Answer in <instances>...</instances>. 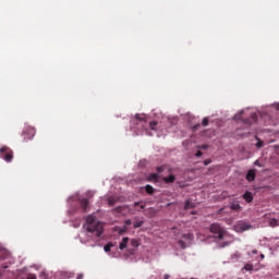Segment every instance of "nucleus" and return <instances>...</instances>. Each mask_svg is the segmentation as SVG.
Here are the masks:
<instances>
[{
	"mask_svg": "<svg viewBox=\"0 0 279 279\" xmlns=\"http://www.w3.org/2000/svg\"><path fill=\"white\" fill-rule=\"evenodd\" d=\"M246 230H252V225L246 223V222H239L235 226V231L236 232H245Z\"/></svg>",
	"mask_w": 279,
	"mask_h": 279,
	"instance_id": "nucleus-5",
	"label": "nucleus"
},
{
	"mask_svg": "<svg viewBox=\"0 0 279 279\" xmlns=\"http://www.w3.org/2000/svg\"><path fill=\"white\" fill-rule=\"evenodd\" d=\"M210 162H213V160H211V159H206V160H204V165H205V167H208V165H210Z\"/></svg>",
	"mask_w": 279,
	"mask_h": 279,
	"instance_id": "nucleus-26",
	"label": "nucleus"
},
{
	"mask_svg": "<svg viewBox=\"0 0 279 279\" xmlns=\"http://www.w3.org/2000/svg\"><path fill=\"white\" fill-rule=\"evenodd\" d=\"M260 258H262V260H263V258H265V255H264V254H260Z\"/></svg>",
	"mask_w": 279,
	"mask_h": 279,
	"instance_id": "nucleus-42",
	"label": "nucleus"
},
{
	"mask_svg": "<svg viewBox=\"0 0 279 279\" xmlns=\"http://www.w3.org/2000/svg\"><path fill=\"white\" fill-rule=\"evenodd\" d=\"M253 254H258V251L254 250L252 251Z\"/></svg>",
	"mask_w": 279,
	"mask_h": 279,
	"instance_id": "nucleus-41",
	"label": "nucleus"
},
{
	"mask_svg": "<svg viewBox=\"0 0 279 279\" xmlns=\"http://www.w3.org/2000/svg\"><path fill=\"white\" fill-rule=\"evenodd\" d=\"M141 210H145V205L140 206Z\"/></svg>",
	"mask_w": 279,
	"mask_h": 279,
	"instance_id": "nucleus-35",
	"label": "nucleus"
},
{
	"mask_svg": "<svg viewBox=\"0 0 279 279\" xmlns=\"http://www.w3.org/2000/svg\"><path fill=\"white\" fill-rule=\"evenodd\" d=\"M131 245H132V247H138V245H141V244L138 243V240L132 239L131 240Z\"/></svg>",
	"mask_w": 279,
	"mask_h": 279,
	"instance_id": "nucleus-20",
	"label": "nucleus"
},
{
	"mask_svg": "<svg viewBox=\"0 0 279 279\" xmlns=\"http://www.w3.org/2000/svg\"><path fill=\"white\" fill-rule=\"evenodd\" d=\"M85 228L87 232L96 234L97 236H101V234H104V222L97 221L93 215L87 216Z\"/></svg>",
	"mask_w": 279,
	"mask_h": 279,
	"instance_id": "nucleus-1",
	"label": "nucleus"
},
{
	"mask_svg": "<svg viewBox=\"0 0 279 279\" xmlns=\"http://www.w3.org/2000/svg\"><path fill=\"white\" fill-rule=\"evenodd\" d=\"M230 208L231 210H235L236 213H239V210H241V205L239 204V202H232Z\"/></svg>",
	"mask_w": 279,
	"mask_h": 279,
	"instance_id": "nucleus-14",
	"label": "nucleus"
},
{
	"mask_svg": "<svg viewBox=\"0 0 279 279\" xmlns=\"http://www.w3.org/2000/svg\"><path fill=\"white\" fill-rule=\"evenodd\" d=\"M163 182L166 184H173L175 182V175L170 174L169 177H165Z\"/></svg>",
	"mask_w": 279,
	"mask_h": 279,
	"instance_id": "nucleus-11",
	"label": "nucleus"
},
{
	"mask_svg": "<svg viewBox=\"0 0 279 279\" xmlns=\"http://www.w3.org/2000/svg\"><path fill=\"white\" fill-rule=\"evenodd\" d=\"M246 180H247V182H254L256 180V170L255 169H251L247 171Z\"/></svg>",
	"mask_w": 279,
	"mask_h": 279,
	"instance_id": "nucleus-7",
	"label": "nucleus"
},
{
	"mask_svg": "<svg viewBox=\"0 0 279 279\" xmlns=\"http://www.w3.org/2000/svg\"><path fill=\"white\" fill-rule=\"evenodd\" d=\"M27 279H36V275H31L27 277Z\"/></svg>",
	"mask_w": 279,
	"mask_h": 279,
	"instance_id": "nucleus-33",
	"label": "nucleus"
},
{
	"mask_svg": "<svg viewBox=\"0 0 279 279\" xmlns=\"http://www.w3.org/2000/svg\"><path fill=\"white\" fill-rule=\"evenodd\" d=\"M196 158H202L203 156V153L202 150H197V153L195 154Z\"/></svg>",
	"mask_w": 279,
	"mask_h": 279,
	"instance_id": "nucleus-27",
	"label": "nucleus"
},
{
	"mask_svg": "<svg viewBox=\"0 0 279 279\" xmlns=\"http://www.w3.org/2000/svg\"><path fill=\"white\" fill-rule=\"evenodd\" d=\"M78 202L82 213H88V198H80Z\"/></svg>",
	"mask_w": 279,
	"mask_h": 279,
	"instance_id": "nucleus-6",
	"label": "nucleus"
},
{
	"mask_svg": "<svg viewBox=\"0 0 279 279\" xmlns=\"http://www.w3.org/2000/svg\"><path fill=\"white\" fill-rule=\"evenodd\" d=\"M179 245H181V247L184 248V247H185V246H184V241L180 240V241H179Z\"/></svg>",
	"mask_w": 279,
	"mask_h": 279,
	"instance_id": "nucleus-31",
	"label": "nucleus"
},
{
	"mask_svg": "<svg viewBox=\"0 0 279 279\" xmlns=\"http://www.w3.org/2000/svg\"><path fill=\"white\" fill-rule=\"evenodd\" d=\"M141 202H135L134 206H140Z\"/></svg>",
	"mask_w": 279,
	"mask_h": 279,
	"instance_id": "nucleus-38",
	"label": "nucleus"
},
{
	"mask_svg": "<svg viewBox=\"0 0 279 279\" xmlns=\"http://www.w3.org/2000/svg\"><path fill=\"white\" fill-rule=\"evenodd\" d=\"M74 276H75V274L70 272V274L68 275V278H73Z\"/></svg>",
	"mask_w": 279,
	"mask_h": 279,
	"instance_id": "nucleus-34",
	"label": "nucleus"
},
{
	"mask_svg": "<svg viewBox=\"0 0 279 279\" xmlns=\"http://www.w3.org/2000/svg\"><path fill=\"white\" fill-rule=\"evenodd\" d=\"M145 191H146L147 195H154V193H155L154 186H151L149 184L145 185Z\"/></svg>",
	"mask_w": 279,
	"mask_h": 279,
	"instance_id": "nucleus-16",
	"label": "nucleus"
},
{
	"mask_svg": "<svg viewBox=\"0 0 279 279\" xmlns=\"http://www.w3.org/2000/svg\"><path fill=\"white\" fill-rule=\"evenodd\" d=\"M263 145H265V143L263 141H260L259 138H257L256 147L258 149H260V147H263Z\"/></svg>",
	"mask_w": 279,
	"mask_h": 279,
	"instance_id": "nucleus-21",
	"label": "nucleus"
},
{
	"mask_svg": "<svg viewBox=\"0 0 279 279\" xmlns=\"http://www.w3.org/2000/svg\"><path fill=\"white\" fill-rule=\"evenodd\" d=\"M278 226H279L278 219H276V218L270 219V221H269L270 228H278Z\"/></svg>",
	"mask_w": 279,
	"mask_h": 279,
	"instance_id": "nucleus-17",
	"label": "nucleus"
},
{
	"mask_svg": "<svg viewBox=\"0 0 279 279\" xmlns=\"http://www.w3.org/2000/svg\"><path fill=\"white\" fill-rule=\"evenodd\" d=\"M10 257V252L4 247L0 246V258L5 259Z\"/></svg>",
	"mask_w": 279,
	"mask_h": 279,
	"instance_id": "nucleus-10",
	"label": "nucleus"
},
{
	"mask_svg": "<svg viewBox=\"0 0 279 279\" xmlns=\"http://www.w3.org/2000/svg\"><path fill=\"white\" fill-rule=\"evenodd\" d=\"M135 121H138L143 125V123H147L145 120V114H135Z\"/></svg>",
	"mask_w": 279,
	"mask_h": 279,
	"instance_id": "nucleus-13",
	"label": "nucleus"
},
{
	"mask_svg": "<svg viewBox=\"0 0 279 279\" xmlns=\"http://www.w3.org/2000/svg\"><path fill=\"white\" fill-rule=\"evenodd\" d=\"M243 199L247 203V204H252V202H254V196L252 195V192L250 191H246L244 194H243Z\"/></svg>",
	"mask_w": 279,
	"mask_h": 279,
	"instance_id": "nucleus-8",
	"label": "nucleus"
},
{
	"mask_svg": "<svg viewBox=\"0 0 279 279\" xmlns=\"http://www.w3.org/2000/svg\"><path fill=\"white\" fill-rule=\"evenodd\" d=\"M128 243H130V238H123L119 245V250H125V247H128Z\"/></svg>",
	"mask_w": 279,
	"mask_h": 279,
	"instance_id": "nucleus-12",
	"label": "nucleus"
},
{
	"mask_svg": "<svg viewBox=\"0 0 279 279\" xmlns=\"http://www.w3.org/2000/svg\"><path fill=\"white\" fill-rule=\"evenodd\" d=\"M108 204H109V206H114V204H117V199H114V197L110 196L108 198Z\"/></svg>",
	"mask_w": 279,
	"mask_h": 279,
	"instance_id": "nucleus-18",
	"label": "nucleus"
},
{
	"mask_svg": "<svg viewBox=\"0 0 279 279\" xmlns=\"http://www.w3.org/2000/svg\"><path fill=\"white\" fill-rule=\"evenodd\" d=\"M244 269H246V271H250V269H252V266L246 265V266L244 267Z\"/></svg>",
	"mask_w": 279,
	"mask_h": 279,
	"instance_id": "nucleus-32",
	"label": "nucleus"
},
{
	"mask_svg": "<svg viewBox=\"0 0 279 279\" xmlns=\"http://www.w3.org/2000/svg\"><path fill=\"white\" fill-rule=\"evenodd\" d=\"M111 247H112V243H108L105 245L104 250L105 252H110Z\"/></svg>",
	"mask_w": 279,
	"mask_h": 279,
	"instance_id": "nucleus-23",
	"label": "nucleus"
},
{
	"mask_svg": "<svg viewBox=\"0 0 279 279\" xmlns=\"http://www.w3.org/2000/svg\"><path fill=\"white\" fill-rule=\"evenodd\" d=\"M191 208H195V203H193L191 201H185L184 209L191 210Z\"/></svg>",
	"mask_w": 279,
	"mask_h": 279,
	"instance_id": "nucleus-15",
	"label": "nucleus"
},
{
	"mask_svg": "<svg viewBox=\"0 0 279 279\" xmlns=\"http://www.w3.org/2000/svg\"><path fill=\"white\" fill-rule=\"evenodd\" d=\"M169 278H170L169 275H165V276H163V279H169Z\"/></svg>",
	"mask_w": 279,
	"mask_h": 279,
	"instance_id": "nucleus-39",
	"label": "nucleus"
},
{
	"mask_svg": "<svg viewBox=\"0 0 279 279\" xmlns=\"http://www.w3.org/2000/svg\"><path fill=\"white\" fill-rule=\"evenodd\" d=\"M76 279H84V274H78Z\"/></svg>",
	"mask_w": 279,
	"mask_h": 279,
	"instance_id": "nucleus-30",
	"label": "nucleus"
},
{
	"mask_svg": "<svg viewBox=\"0 0 279 279\" xmlns=\"http://www.w3.org/2000/svg\"><path fill=\"white\" fill-rule=\"evenodd\" d=\"M253 121H256V114L252 116Z\"/></svg>",
	"mask_w": 279,
	"mask_h": 279,
	"instance_id": "nucleus-37",
	"label": "nucleus"
},
{
	"mask_svg": "<svg viewBox=\"0 0 279 279\" xmlns=\"http://www.w3.org/2000/svg\"><path fill=\"white\" fill-rule=\"evenodd\" d=\"M208 146H206V145H203L202 147H201V149H206Z\"/></svg>",
	"mask_w": 279,
	"mask_h": 279,
	"instance_id": "nucleus-40",
	"label": "nucleus"
},
{
	"mask_svg": "<svg viewBox=\"0 0 279 279\" xmlns=\"http://www.w3.org/2000/svg\"><path fill=\"white\" fill-rule=\"evenodd\" d=\"M275 108H276V110H278V112H279V104H277V105L275 106Z\"/></svg>",
	"mask_w": 279,
	"mask_h": 279,
	"instance_id": "nucleus-36",
	"label": "nucleus"
},
{
	"mask_svg": "<svg viewBox=\"0 0 279 279\" xmlns=\"http://www.w3.org/2000/svg\"><path fill=\"white\" fill-rule=\"evenodd\" d=\"M0 158L5 160V162H12V159L14 158V153L12 151V149H10V147L2 146L0 148Z\"/></svg>",
	"mask_w": 279,
	"mask_h": 279,
	"instance_id": "nucleus-3",
	"label": "nucleus"
},
{
	"mask_svg": "<svg viewBox=\"0 0 279 279\" xmlns=\"http://www.w3.org/2000/svg\"><path fill=\"white\" fill-rule=\"evenodd\" d=\"M254 165H255V167H262L260 161H258V160H255Z\"/></svg>",
	"mask_w": 279,
	"mask_h": 279,
	"instance_id": "nucleus-28",
	"label": "nucleus"
},
{
	"mask_svg": "<svg viewBox=\"0 0 279 279\" xmlns=\"http://www.w3.org/2000/svg\"><path fill=\"white\" fill-rule=\"evenodd\" d=\"M0 278H1V274H0Z\"/></svg>",
	"mask_w": 279,
	"mask_h": 279,
	"instance_id": "nucleus-44",
	"label": "nucleus"
},
{
	"mask_svg": "<svg viewBox=\"0 0 279 279\" xmlns=\"http://www.w3.org/2000/svg\"><path fill=\"white\" fill-rule=\"evenodd\" d=\"M23 136H24V141H32V138H34V136H36V129L27 128L23 132Z\"/></svg>",
	"mask_w": 279,
	"mask_h": 279,
	"instance_id": "nucleus-4",
	"label": "nucleus"
},
{
	"mask_svg": "<svg viewBox=\"0 0 279 279\" xmlns=\"http://www.w3.org/2000/svg\"><path fill=\"white\" fill-rule=\"evenodd\" d=\"M156 125H158V122H157V121H151V122H149V128H150V130L156 131Z\"/></svg>",
	"mask_w": 279,
	"mask_h": 279,
	"instance_id": "nucleus-19",
	"label": "nucleus"
},
{
	"mask_svg": "<svg viewBox=\"0 0 279 279\" xmlns=\"http://www.w3.org/2000/svg\"><path fill=\"white\" fill-rule=\"evenodd\" d=\"M156 171H157L158 173H162V171H165V166H159V167H157V168H156Z\"/></svg>",
	"mask_w": 279,
	"mask_h": 279,
	"instance_id": "nucleus-24",
	"label": "nucleus"
},
{
	"mask_svg": "<svg viewBox=\"0 0 279 279\" xmlns=\"http://www.w3.org/2000/svg\"><path fill=\"white\" fill-rule=\"evenodd\" d=\"M125 226H130L132 223V220L128 219L124 221Z\"/></svg>",
	"mask_w": 279,
	"mask_h": 279,
	"instance_id": "nucleus-29",
	"label": "nucleus"
},
{
	"mask_svg": "<svg viewBox=\"0 0 279 279\" xmlns=\"http://www.w3.org/2000/svg\"><path fill=\"white\" fill-rule=\"evenodd\" d=\"M160 180V174L158 173H151L147 177L148 182H154L155 184L158 183Z\"/></svg>",
	"mask_w": 279,
	"mask_h": 279,
	"instance_id": "nucleus-9",
	"label": "nucleus"
},
{
	"mask_svg": "<svg viewBox=\"0 0 279 279\" xmlns=\"http://www.w3.org/2000/svg\"><path fill=\"white\" fill-rule=\"evenodd\" d=\"M202 125H204V128H206V125H208V118L203 119Z\"/></svg>",
	"mask_w": 279,
	"mask_h": 279,
	"instance_id": "nucleus-25",
	"label": "nucleus"
},
{
	"mask_svg": "<svg viewBox=\"0 0 279 279\" xmlns=\"http://www.w3.org/2000/svg\"><path fill=\"white\" fill-rule=\"evenodd\" d=\"M197 128H199V125H194V130H197Z\"/></svg>",
	"mask_w": 279,
	"mask_h": 279,
	"instance_id": "nucleus-43",
	"label": "nucleus"
},
{
	"mask_svg": "<svg viewBox=\"0 0 279 279\" xmlns=\"http://www.w3.org/2000/svg\"><path fill=\"white\" fill-rule=\"evenodd\" d=\"M143 226V221L142 220H136L134 222V228H141Z\"/></svg>",
	"mask_w": 279,
	"mask_h": 279,
	"instance_id": "nucleus-22",
	"label": "nucleus"
},
{
	"mask_svg": "<svg viewBox=\"0 0 279 279\" xmlns=\"http://www.w3.org/2000/svg\"><path fill=\"white\" fill-rule=\"evenodd\" d=\"M211 234H214V239H219V241L223 240L228 231L221 225L215 222L209 228Z\"/></svg>",
	"mask_w": 279,
	"mask_h": 279,
	"instance_id": "nucleus-2",
	"label": "nucleus"
}]
</instances>
